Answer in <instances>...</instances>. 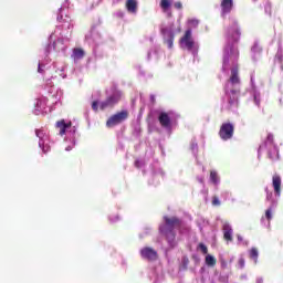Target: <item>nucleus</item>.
Instances as JSON below:
<instances>
[{
    "mask_svg": "<svg viewBox=\"0 0 283 283\" xmlns=\"http://www.w3.org/2000/svg\"><path fill=\"white\" fill-rule=\"evenodd\" d=\"M165 224L159 226V232L166 237L169 247H176V231L182 227V221L177 217H164Z\"/></svg>",
    "mask_w": 283,
    "mask_h": 283,
    "instance_id": "f257e3e1",
    "label": "nucleus"
},
{
    "mask_svg": "<svg viewBox=\"0 0 283 283\" xmlns=\"http://www.w3.org/2000/svg\"><path fill=\"white\" fill-rule=\"evenodd\" d=\"M129 118V112L128 111H122L114 115H112L107 122L106 127H116V125H120V123H125Z\"/></svg>",
    "mask_w": 283,
    "mask_h": 283,
    "instance_id": "f03ea898",
    "label": "nucleus"
},
{
    "mask_svg": "<svg viewBox=\"0 0 283 283\" xmlns=\"http://www.w3.org/2000/svg\"><path fill=\"white\" fill-rule=\"evenodd\" d=\"M235 132V126L231 123H223L219 129V137L221 140H231Z\"/></svg>",
    "mask_w": 283,
    "mask_h": 283,
    "instance_id": "7ed1b4c3",
    "label": "nucleus"
},
{
    "mask_svg": "<svg viewBox=\"0 0 283 283\" xmlns=\"http://www.w3.org/2000/svg\"><path fill=\"white\" fill-rule=\"evenodd\" d=\"M123 94L119 91L114 92L111 96H108L104 102L99 104V109L104 111L107 107H114L117 103H120Z\"/></svg>",
    "mask_w": 283,
    "mask_h": 283,
    "instance_id": "20e7f679",
    "label": "nucleus"
},
{
    "mask_svg": "<svg viewBox=\"0 0 283 283\" xmlns=\"http://www.w3.org/2000/svg\"><path fill=\"white\" fill-rule=\"evenodd\" d=\"M226 96L228 98L229 107H238V98H240V90L232 88L231 91L226 90Z\"/></svg>",
    "mask_w": 283,
    "mask_h": 283,
    "instance_id": "39448f33",
    "label": "nucleus"
},
{
    "mask_svg": "<svg viewBox=\"0 0 283 283\" xmlns=\"http://www.w3.org/2000/svg\"><path fill=\"white\" fill-rule=\"evenodd\" d=\"M161 34L164 36V43H166L169 50H171V48H174V39L176 38V33H174L172 29L164 28L161 29Z\"/></svg>",
    "mask_w": 283,
    "mask_h": 283,
    "instance_id": "423d86ee",
    "label": "nucleus"
},
{
    "mask_svg": "<svg viewBox=\"0 0 283 283\" xmlns=\"http://www.w3.org/2000/svg\"><path fill=\"white\" fill-rule=\"evenodd\" d=\"M35 136L39 138V147H41L43 154H48L50 151V146H45V142L48 140V135H45V132L35 129Z\"/></svg>",
    "mask_w": 283,
    "mask_h": 283,
    "instance_id": "0eeeda50",
    "label": "nucleus"
},
{
    "mask_svg": "<svg viewBox=\"0 0 283 283\" xmlns=\"http://www.w3.org/2000/svg\"><path fill=\"white\" fill-rule=\"evenodd\" d=\"M140 255L144 258V260H149L150 262L158 260V252L151 248L142 249Z\"/></svg>",
    "mask_w": 283,
    "mask_h": 283,
    "instance_id": "6e6552de",
    "label": "nucleus"
},
{
    "mask_svg": "<svg viewBox=\"0 0 283 283\" xmlns=\"http://www.w3.org/2000/svg\"><path fill=\"white\" fill-rule=\"evenodd\" d=\"M180 43L181 45L187 48L189 52L193 50L195 42L193 39H191V30H187L185 32V35L181 38Z\"/></svg>",
    "mask_w": 283,
    "mask_h": 283,
    "instance_id": "1a4fd4ad",
    "label": "nucleus"
},
{
    "mask_svg": "<svg viewBox=\"0 0 283 283\" xmlns=\"http://www.w3.org/2000/svg\"><path fill=\"white\" fill-rule=\"evenodd\" d=\"M158 122L161 127L165 129H169L171 127V117H169V113L161 112L158 116Z\"/></svg>",
    "mask_w": 283,
    "mask_h": 283,
    "instance_id": "9d476101",
    "label": "nucleus"
},
{
    "mask_svg": "<svg viewBox=\"0 0 283 283\" xmlns=\"http://www.w3.org/2000/svg\"><path fill=\"white\" fill-rule=\"evenodd\" d=\"M272 187L274 189L275 196L282 195V177H280V175H273Z\"/></svg>",
    "mask_w": 283,
    "mask_h": 283,
    "instance_id": "9b49d317",
    "label": "nucleus"
},
{
    "mask_svg": "<svg viewBox=\"0 0 283 283\" xmlns=\"http://www.w3.org/2000/svg\"><path fill=\"white\" fill-rule=\"evenodd\" d=\"M240 29L238 27L229 29V43H238V41H240Z\"/></svg>",
    "mask_w": 283,
    "mask_h": 283,
    "instance_id": "f8f14e48",
    "label": "nucleus"
},
{
    "mask_svg": "<svg viewBox=\"0 0 283 283\" xmlns=\"http://www.w3.org/2000/svg\"><path fill=\"white\" fill-rule=\"evenodd\" d=\"M231 10H233V0H222L221 1L222 17H226V14H230Z\"/></svg>",
    "mask_w": 283,
    "mask_h": 283,
    "instance_id": "ddd939ff",
    "label": "nucleus"
},
{
    "mask_svg": "<svg viewBox=\"0 0 283 283\" xmlns=\"http://www.w3.org/2000/svg\"><path fill=\"white\" fill-rule=\"evenodd\" d=\"M223 240L226 242H233V229L229 223L223 224Z\"/></svg>",
    "mask_w": 283,
    "mask_h": 283,
    "instance_id": "4468645a",
    "label": "nucleus"
},
{
    "mask_svg": "<svg viewBox=\"0 0 283 283\" xmlns=\"http://www.w3.org/2000/svg\"><path fill=\"white\" fill-rule=\"evenodd\" d=\"M56 127L60 129V136H65L66 129H70L72 127V122L65 123V119H61L56 122Z\"/></svg>",
    "mask_w": 283,
    "mask_h": 283,
    "instance_id": "2eb2a0df",
    "label": "nucleus"
},
{
    "mask_svg": "<svg viewBox=\"0 0 283 283\" xmlns=\"http://www.w3.org/2000/svg\"><path fill=\"white\" fill-rule=\"evenodd\" d=\"M230 83L232 85H240V76H239L238 67L231 69Z\"/></svg>",
    "mask_w": 283,
    "mask_h": 283,
    "instance_id": "dca6fc26",
    "label": "nucleus"
},
{
    "mask_svg": "<svg viewBox=\"0 0 283 283\" xmlns=\"http://www.w3.org/2000/svg\"><path fill=\"white\" fill-rule=\"evenodd\" d=\"M85 56V51H83V49H74L73 50V54H72V59H74V61H81V59H83Z\"/></svg>",
    "mask_w": 283,
    "mask_h": 283,
    "instance_id": "f3484780",
    "label": "nucleus"
},
{
    "mask_svg": "<svg viewBox=\"0 0 283 283\" xmlns=\"http://www.w3.org/2000/svg\"><path fill=\"white\" fill-rule=\"evenodd\" d=\"M126 9L129 12H136V10H138V2L136 0H127L126 1Z\"/></svg>",
    "mask_w": 283,
    "mask_h": 283,
    "instance_id": "a211bd4d",
    "label": "nucleus"
},
{
    "mask_svg": "<svg viewBox=\"0 0 283 283\" xmlns=\"http://www.w3.org/2000/svg\"><path fill=\"white\" fill-rule=\"evenodd\" d=\"M217 263H218V260H216L213 255L208 254L206 256V264H207V266H216Z\"/></svg>",
    "mask_w": 283,
    "mask_h": 283,
    "instance_id": "6ab92c4d",
    "label": "nucleus"
},
{
    "mask_svg": "<svg viewBox=\"0 0 283 283\" xmlns=\"http://www.w3.org/2000/svg\"><path fill=\"white\" fill-rule=\"evenodd\" d=\"M210 180L212 185H218V182H220V177H218V172L216 170L210 171Z\"/></svg>",
    "mask_w": 283,
    "mask_h": 283,
    "instance_id": "aec40b11",
    "label": "nucleus"
},
{
    "mask_svg": "<svg viewBox=\"0 0 283 283\" xmlns=\"http://www.w3.org/2000/svg\"><path fill=\"white\" fill-rule=\"evenodd\" d=\"M160 8H161V10H164V12H167V10H169V8H171V0H161Z\"/></svg>",
    "mask_w": 283,
    "mask_h": 283,
    "instance_id": "412c9836",
    "label": "nucleus"
},
{
    "mask_svg": "<svg viewBox=\"0 0 283 283\" xmlns=\"http://www.w3.org/2000/svg\"><path fill=\"white\" fill-rule=\"evenodd\" d=\"M258 255H259L258 249L252 248L250 250V258H251V260H254V262H258Z\"/></svg>",
    "mask_w": 283,
    "mask_h": 283,
    "instance_id": "4be33fe9",
    "label": "nucleus"
},
{
    "mask_svg": "<svg viewBox=\"0 0 283 283\" xmlns=\"http://www.w3.org/2000/svg\"><path fill=\"white\" fill-rule=\"evenodd\" d=\"M198 247L200 251L203 253V255H207V253H209V249L207 248V245H205V243H199Z\"/></svg>",
    "mask_w": 283,
    "mask_h": 283,
    "instance_id": "5701e85b",
    "label": "nucleus"
},
{
    "mask_svg": "<svg viewBox=\"0 0 283 283\" xmlns=\"http://www.w3.org/2000/svg\"><path fill=\"white\" fill-rule=\"evenodd\" d=\"M212 206L220 207V199L218 198V196L212 197Z\"/></svg>",
    "mask_w": 283,
    "mask_h": 283,
    "instance_id": "b1692460",
    "label": "nucleus"
},
{
    "mask_svg": "<svg viewBox=\"0 0 283 283\" xmlns=\"http://www.w3.org/2000/svg\"><path fill=\"white\" fill-rule=\"evenodd\" d=\"M187 266H189V259L187 256H185L182 259V270L187 271Z\"/></svg>",
    "mask_w": 283,
    "mask_h": 283,
    "instance_id": "393cba45",
    "label": "nucleus"
},
{
    "mask_svg": "<svg viewBox=\"0 0 283 283\" xmlns=\"http://www.w3.org/2000/svg\"><path fill=\"white\" fill-rule=\"evenodd\" d=\"M265 143H268L269 145H273L274 143L273 134H268Z\"/></svg>",
    "mask_w": 283,
    "mask_h": 283,
    "instance_id": "a878e982",
    "label": "nucleus"
},
{
    "mask_svg": "<svg viewBox=\"0 0 283 283\" xmlns=\"http://www.w3.org/2000/svg\"><path fill=\"white\" fill-rule=\"evenodd\" d=\"M92 109H93L94 112H98V102H97V101H94V102L92 103Z\"/></svg>",
    "mask_w": 283,
    "mask_h": 283,
    "instance_id": "bb28decb",
    "label": "nucleus"
},
{
    "mask_svg": "<svg viewBox=\"0 0 283 283\" xmlns=\"http://www.w3.org/2000/svg\"><path fill=\"white\" fill-rule=\"evenodd\" d=\"M198 20H196V19H191V20H189V24L190 25H192V28H196V27H198Z\"/></svg>",
    "mask_w": 283,
    "mask_h": 283,
    "instance_id": "cd10ccee",
    "label": "nucleus"
},
{
    "mask_svg": "<svg viewBox=\"0 0 283 283\" xmlns=\"http://www.w3.org/2000/svg\"><path fill=\"white\" fill-rule=\"evenodd\" d=\"M265 218H266L268 220H271V218H273V216L271 214V209H268V210L265 211Z\"/></svg>",
    "mask_w": 283,
    "mask_h": 283,
    "instance_id": "c85d7f7f",
    "label": "nucleus"
},
{
    "mask_svg": "<svg viewBox=\"0 0 283 283\" xmlns=\"http://www.w3.org/2000/svg\"><path fill=\"white\" fill-rule=\"evenodd\" d=\"M174 6L177 10H182V2H175Z\"/></svg>",
    "mask_w": 283,
    "mask_h": 283,
    "instance_id": "c756f323",
    "label": "nucleus"
},
{
    "mask_svg": "<svg viewBox=\"0 0 283 283\" xmlns=\"http://www.w3.org/2000/svg\"><path fill=\"white\" fill-rule=\"evenodd\" d=\"M239 265L241 266V269H244V259L239 260Z\"/></svg>",
    "mask_w": 283,
    "mask_h": 283,
    "instance_id": "7c9ffc66",
    "label": "nucleus"
},
{
    "mask_svg": "<svg viewBox=\"0 0 283 283\" xmlns=\"http://www.w3.org/2000/svg\"><path fill=\"white\" fill-rule=\"evenodd\" d=\"M135 167L140 168V161L139 160L135 161Z\"/></svg>",
    "mask_w": 283,
    "mask_h": 283,
    "instance_id": "2f4dec72",
    "label": "nucleus"
},
{
    "mask_svg": "<svg viewBox=\"0 0 283 283\" xmlns=\"http://www.w3.org/2000/svg\"><path fill=\"white\" fill-rule=\"evenodd\" d=\"M38 72L42 73L43 71L41 70V64L38 66Z\"/></svg>",
    "mask_w": 283,
    "mask_h": 283,
    "instance_id": "473e14b6",
    "label": "nucleus"
},
{
    "mask_svg": "<svg viewBox=\"0 0 283 283\" xmlns=\"http://www.w3.org/2000/svg\"><path fill=\"white\" fill-rule=\"evenodd\" d=\"M235 56H237V59L240 56V52L239 51L235 52Z\"/></svg>",
    "mask_w": 283,
    "mask_h": 283,
    "instance_id": "72a5a7b5",
    "label": "nucleus"
},
{
    "mask_svg": "<svg viewBox=\"0 0 283 283\" xmlns=\"http://www.w3.org/2000/svg\"><path fill=\"white\" fill-rule=\"evenodd\" d=\"M36 106L38 107L41 106V101H38Z\"/></svg>",
    "mask_w": 283,
    "mask_h": 283,
    "instance_id": "f704fd0d",
    "label": "nucleus"
}]
</instances>
